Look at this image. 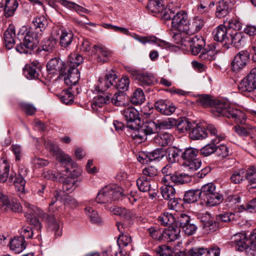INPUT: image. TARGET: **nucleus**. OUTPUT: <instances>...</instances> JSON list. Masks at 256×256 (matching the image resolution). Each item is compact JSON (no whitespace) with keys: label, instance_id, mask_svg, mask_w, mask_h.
I'll list each match as a JSON object with an SVG mask.
<instances>
[{"label":"nucleus","instance_id":"1","mask_svg":"<svg viewBox=\"0 0 256 256\" xmlns=\"http://www.w3.org/2000/svg\"><path fill=\"white\" fill-rule=\"evenodd\" d=\"M211 112L216 116L232 118L237 124H244L246 120L244 112L232 107L229 102L225 100H215Z\"/></svg>","mask_w":256,"mask_h":256},{"label":"nucleus","instance_id":"2","mask_svg":"<svg viewBox=\"0 0 256 256\" xmlns=\"http://www.w3.org/2000/svg\"><path fill=\"white\" fill-rule=\"evenodd\" d=\"M82 57L77 54H70L66 64L68 74H66L64 81L68 86L76 84L80 78V72L77 68L83 62Z\"/></svg>","mask_w":256,"mask_h":256},{"label":"nucleus","instance_id":"3","mask_svg":"<svg viewBox=\"0 0 256 256\" xmlns=\"http://www.w3.org/2000/svg\"><path fill=\"white\" fill-rule=\"evenodd\" d=\"M199 190L202 206H214L220 204L224 200L222 195L216 192V186L212 182L203 185Z\"/></svg>","mask_w":256,"mask_h":256},{"label":"nucleus","instance_id":"4","mask_svg":"<svg viewBox=\"0 0 256 256\" xmlns=\"http://www.w3.org/2000/svg\"><path fill=\"white\" fill-rule=\"evenodd\" d=\"M122 196V188L114 184L106 186L101 189L97 194L96 200L100 204L111 202L118 200Z\"/></svg>","mask_w":256,"mask_h":256},{"label":"nucleus","instance_id":"5","mask_svg":"<svg viewBox=\"0 0 256 256\" xmlns=\"http://www.w3.org/2000/svg\"><path fill=\"white\" fill-rule=\"evenodd\" d=\"M42 34H38L32 30L26 33L22 43L16 46V50L20 54H30L36 48L42 38Z\"/></svg>","mask_w":256,"mask_h":256},{"label":"nucleus","instance_id":"6","mask_svg":"<svg viewBox=\"0 0 256 256\" xmlns=\"http://www.w3.org/2000/svg\"><path fill=\"white\" fill-rule=\"evenodd\" d=\"M44 144L46 148L49 150L51 154L56 156V159L60 161L62 165H64L65 171L67 172L69 170V166L72 168L75 166L76 164L73 162L70 158L63 152L54 142L48 140H45Z\"/></svg>","mask_w":256,"mask_h":256},{"label":"nucleus","instance_id":"7","mask_svg":"<svg viewBox=\"0 0 256 256\" xmlns=\"http://www.w3.org/2000/svg\"><path fill=\"white\" fill-rule=\"evenodd\" d=\"M188 15L184 10H178L175 15L173 16L172 21V27L174 30L183 32L186 34L188 24Z\"/></svg>","mask_w":256,"mask_h":256},{"label":"nucleus","instance_id":"8","mask_svg":"<svg viewBox=\"0 0 256 256\" xmlns=\"http://www.w3.org/2000/svg\"><path fill=\"white\" fill-rule=\"evenodd\" d=\"M238 88L241 92H250L256 89V68H253L241 80Z\"/></svg>","mask_w":256,"mask_h":256},{"label":"nucleus","instance_id":"9","mask_svg":"<svg viewBox=\"0 0 256 256\" xmlns=\"http://www.w3.org/2000/svg\"><path fill=\"white\" fill-rule=\"evenodd\" d=\"M68 66L66 62H64L59 58H54L48 61L46 64V69L50 74H60L66 78V74H68Z\"/></svg>","mask_w":256,"mask_h":256},{"label":"nucleus","instance_id":"10","mask_svg":"<svg viewBox=\"0 0 256 256\" xmlns=\"http://www.w3.org/2000/svg\"><path fill=\"white\" fill-rule=\"evenodd\" d=\"M26 175V168L24 167H22L19 169L18 174H16V173L12 171L11 172L9 176L8 182L14 184L18 191L24 192L26 184V180L24 179V177Z\"/></svg>","mask_w":256,"mask_h":256},{"label":"nucleus","instance_id":"11","mask_svg":"<svg viewBox=\"0 0 256 256\" xmlns=\"http://www.w3.org/2000/svg\"><path fill=\"white\" fill-rule=\"evenodd\" d=\"M122 114L127 122V127L135 128L138 127V124L140 123L138 111L134 108L129 107L122 111Z\"/></svg>","mask_w":256,"mask_h":256},{"label":"nucleus","instance_id":"12","mask_svg":"<svg viewBox=\"0 0 256 256\" xmlns=\"http://www.w3.org/2000/svg\"><path fill=\"white\" fill-rule=\"evenodd\" d=\"M151 125L152 124H145L140 126V123H138L137 128H130L136 130L135 134H132V138L138 140V142H140L146 140L148 135H150L154 132Z\"/></svg>","mask_w":256,"mask_h":256},{"label":"nucleus","instance_id":"13","mask_svg":"<svg viewBox=\"0 0 256 256\" xmlns=\"http://www.w3.org/2000/svg\"><path fill=\"white\" fill-rule=\"evenodd\" d=\"M0 206H5L6 210H11L15 212H20L22 206L18 200L9 197L0 192Z\"/></svg>","mask_w":256,"mask_h":256},{"label":"nucleus","instance_id":"14","mask_svg":"<svg viewBox=\"0 0 256 256\" xmlns=\"http://www.w3.org/2000/svg\"><path fill=\"white\" fill-rule=\"evenodd\" d=\"M249 241L250 238L247 237L245 232L235 234L232 238V242L236 250L240 252L246 250L249 248L250 243Z\"/></svg>","mask_w":256,"mask_h":256},{"label":"nucleus","instance_id":"15","mask_svg":"<svg viewBox=\"0 0 256 256\" xmlns=\"http://www.w3.org/2000/svg\"><path fill=\"white\" fill-rule=\"evenodd\" d=\"M191 181V178L188 174L185 173L176 172L170 176H164L162 179V182L166 184H182L188 183Z\"/></svg>","mask_w":256,"mask_h":256},{"label":"nucleus","instance_id":"16","mask_svg":"<svg viewBox=\"0 0 256 256\" xmlns=\"http://www.w3.org/2000/svg\"><path fill=\"white\" fill-rule=\"evenodd\" d=\"M248 60L249 55L248 52H239L234 56L231 63L232 70L237 72L242 70L246 66Z\"/></svg>","mask_w":256,"mask_h":256},{"label":"nucleus","instance_id":"17","mask_svg":"<svg viewBox=\"0 0 256 256\" xmlns=\"http://www.w3.org/2000/svg\"><path fill=\"white\" fill-rule=\"evenodd\" d=\"M132 74L135 76L138 83L142 86L154 85L158 82L152 74L148 72L140 73L137 71H133Z\"/></svg>","mask_w":256,"mask_h":256},{"label":"nucleus","instance_id":"18","mask_svg":"<svg viewBox=\"0 0 256 256\" xmlns=\"http://www.w3.org/2000/svg\"><path fill=\"white\" fill-rule=\"evenodd\" d=\"M119 254L130 252L133 250L132 240L128 234H120L117 240Z\"/></svg>","mask_w":256,"mask_h":256},{"label":"nucleus","instance_id":"19","mask_svg":"<svg viewBox=\"0 0 256 256\" xmlns=\"http://www.w3.org/2000/svg\"><path fill=\"white\" fill-rule=\"evenodd\" d=\"M45 216L48 228L54 234V238L56 239L61 237L62 228L60 226L59 220L52 214H46Z\"/></svg>","mask_w":256,"mask_h":256},{"label":"nucleus","instance_id":"20","mask_svg":"<svg viewBox=\"0 0 256 256\" xmlns=\"http://www.w3.org/2000/svg\"><path fill=\"white\" fill-rule=\"evenodd\" d=\"M93 48L94 50L92 51V54L96 56V60L98 62H106L111 56L110 51L104 46L100 44H95Z\"/></svg>","mask_w":256,"mask_h":256},{"label":"nucleus","instance_id":"21","mask_svg":"<svg viewBox=\"0 0 256 256\" xmlns=\"http://www.w3.org/2000/svg\"><path fill=\"white\" fill-rule=\"evenodd\" d=\"M230 36L226 44V48H228L229 45L233 44L236 48L243 46L246 43L247 38L242 32H234L228 34Z\"/></svg>","mask_w":256,"mask_h":256},{"label":"nucleus","instance_id":"22","mask_svg":"<svg viewBox=\"0 0 256 256\" xmlns=\"http://www.w3.org/2000/svg\"><path fill=\"white\" fill-rule=\"evenodd\" d=\"M229 34L226 26L222 24L217 26L212 32L214 40L222 43L226 46L229 38Z\"/></svg>","mask_w":256,"mask_h":256},{"label":"nucleus","instance_id":"23","mask_svg":"<svg viewBox=\"0 0 256 256\" xmlns=\"http://www.w3.org/2000/svg\"><path fill=\"white\" fill-rule=\"evenodd\" d=\"M204 20L201 16H195L190 22L186 32V34L192 35L199 32L204 26Z\"/></svg>","mask_w":256,"mask_h":256},{"label":"nucleus","instance_id":"24","mask_svg":"<svg viewBox=\"0 0 256 256\" xmlns=\"http://www.w3.org/2000/svg\"><path fill=\"white\" fill-rule=\"evenodd\" d=\"M192 53L194 55L199 54L205 46L204 39L201 36H194L188 40Z\"/></svg>","mask_w":256,"mask_h":256},{"label":"nucleus","instance_id":"25","mask_svg":"<svg viewBox=\"0 0 256 256\" xmlns=\"http://www.w3.org/2000/svg\"><path fill=\"white\" fill-rule=\"evenodd\" d=\"M156 109L164 115L169 116L173 114L176 107L172 105H168L166 102L163 100H160L154 103Z\"/></svg>","mask_w":256,"mask_h":256},{"label":"nucleus","instance_id":"26","mask_svg":"<svg viewBox=\"0 0 256 256\" xmlns=\"http://www.w3.org/2000/svg\"><path fill=\"white\" fill-rule=\"evenodd\" d=\"M191 129L190 136L192 140H202L208 136L204 128L200 124H192Z\"/></svg>","mask_w":256,"mask_h":256},{"label":"nucleus","instance_id":"27","mask_svg":"<svg viewBox=\"0 0 256 256\" xmlns=\"http://www.w3.org/2000/svg\"><path fill=\"white\" fill-rule=\"evenodd\" d=\"M32 30L38 34H42L48 25L47 19L43 16H37L32 20Z\"/></svg>","mask_w":256,"mask_h":256},{"label":"nucleus","instance_id":"28","mask_svg":"<svg viewBox=\"0 0 256 256\" xmlns=\"http://www.w3.org/2000/svg\"><path fill=\"white\" fill-rule=\"evenodd\" d=\"M232 6V4L230 2L226 0H220L216 4V15L218 18H221L225 16L230 12Z\"/></svg>","mask_w":256,"mask_h":256},{"label":"nucleus","instance_id":"29","mask_svg":"<svg viewBox=\"0 0 256 256\" xmlns=\"http://www.w3.org/2000/svg\"><path fill=\"white\" fill-rule=\"evenodd\" d=\"M198 57L202 60L206 62H210L215 60L216 58L215 48L213 46H208L201 51Z\"/></svg>","mask_w":256,"mask_h":256},{"label":"nucleus","instance_id":"30","mask_svg":"<svg viewBox=\"0 0 256 256\" xmlns=\"http://www.w3.org/2000/svg\"><path fill=\"white\" fill-rule=\"evenodd\" d=\"M10 248L16 254L22 252L26 247V242L24 238L19 236L14 238L10 242Z\"/></svg>","mask_w":256,"mask_h":256},{"label":"nucleus","instance_id":"31","mask_svg":"<svg viewBox=\"0 0 256 256\" xmlns=\"http://www.w3.org/2000/svg\"><path fill=\"white\" fill-rule=\"evenodd\" d=\"M165 7L163 0H151L146 5V8L150 12L156 14L162 11Z\"/></svg>","mask_w":256,"mask_h":256},{"label":"nucleus","instance_id":"32","mask_svg":"<svg viewBox=\"0 0 256 256\" xmlns=\"http://www.w3.org/2000/svg\"><path fill=\"white\" fill-rule=\"evenodd\" d=\"M162 183L164 184V186H162L160 190L162 197L165 200L170 201L174 200L176 190L174 186L170 184Z\"/></svg>","mask_w":256,"mask_h":256},{"label":"nucleus","instance_id":"33","mask_svg":"<svg viewBox=\"0 0 256 256\" xmlns=\"http://www.w3.org/2000/svg\"><path fill=\"white\" fill-rule=\"evenodd\" d=\"M110 94H104L103 95L98 96L92 103L94 110H97L98 108H102L106 104H109L110 100Z\"/></svg>","mask_w":256,"mask_h":256},{"label":"nucleus","instance_id":"34","mask_svg":"<svg viewBox=\"0 0 256 256\" xmlns=\"http://www.w3.org/2000/svg\"><path fill=\"white\" fill-rule=\"evenodd\" d=\"M15 30L14 26L9 27L4 32V40L6 48L10 50L15 44Z\"/></svg>","mask_w":256,"mask_h":256},{"label":"nucleus","instance_id":"35","mask_svg":"<svg viewBox=\"0 0 256 256\" xmlns=\"http://www.w3.org/2000/svg\"><path fill=\"white\" fill-rule=\"evenodd\" d=\"M74 34L70 30H62L60 36V44L64 48H68L72 42Z\"/></svg>","mask_w":256,"mask_h":256},{"label":"nucleus","instance_id":"36","mask_svg":"<svg viewBox=\"0 0 256 256\" xmlns=\"http://www.w3.org/2000/svg\"><path fill=\"white\" fill-rule=\"evenodd\" d=\"M180 230L175 226H169L168 229L164 230V238L168 241H174L178 238Z\"/></svg>","mask_w":256,"mask_h":256},{"label":"nucleus","instance_id":"37","mask_svg":"<svg viewBox=\"0 0 256 256\" xmlns=\"http://www.w3.org/2000/svg\"><path fill=\"white\" fill-rule=\"evenodd\" d=\"M158 220L162 225L171 226L176 224V216L172 213L164 212L158 216Z\"/></svg>","mask_w":256,"mask_h":256},{"label":"nucleus","instance_id":"38","mask_svg":"<svg viewBox=\"0 0 256 256\" xmlns=\"http://www.w3.org/2000/svg\"><path fill=\"white\" fill-rule=\"evenodd\" d=\"M151 178L145 176L140 177L136 180L138 190L142 192H150L152 190Z\"/></svg>","mask_w":256,"mask_h":256},{"label":"nucleus","instance_id":"39","mask_svg":"<svg viewBox=\"0 0 256 256\" xmlns=\"http://www.w3.org/2000/svg\"><path fill=\"white\" fill-rule=\"evenodd\" d=\"M180 132H185L191 129L192 124L186 118H181L176 120L175 125Z\"/></svg>","mask_w":256,"mask_h":256},{"label":"nucleus","instance_id":"40","mask_svg":"<svg viewBox=\"0 0 256 256\" xmlns=\"http://www.w3.org/2000/svg\"><path fill=\"white\" fill-rule=\"evenodd\" d=\"M245 176L250 186V188H256V167L251 166L245 170Z\"/></svg>","mask_w":256,"mask_h":256},{"label":"nucleus","instance_id":"41","mask_svg":"<svg viewBox=\"0 0 256 256\" xmlns=\"http://www.w3.org/2000/svg\"><path fill=\"white\" fill-rule=\"evenodd\" d=\"M246 180L245 169L239 168L232 171L230 177L232 182L234 184H240Z\"/></svg>","mask_w":256,"mask_h":256},{"label":"nucleus","instance_id":"42","mask_svg":"<svg viewBox=\"0 0 256 256\" xmlns=\"http://www.w3.org/2000/svg\"><path fill=\"white\" fill-rule=\"evenodd\" d=\"M18 6V4L16 0H6L4 8L6 17L12 16L14 14Z\"/></svg>","mask_w":256,"mask_h":256},{"label":"nucleus","instance_id":"43","mask_svg":"<svg viewBox=\"0 0 256 256\" xmlns=\"http://www.w3.org/2000/svg\"><path fill=\"white\" fill-rule=\"evenodd\" d=\"M200 199V196L199 189L190 190L186 191L184 194V200L188 203H193Z\"/></svg>","mask_w":256,"mask_h":256},{"label":"nucleus","instance_id":"44","mask_svg":"<svg viewBox=\"0 0 256 256\" xmlns=\"http://www.w3.org/2000/svg\"><path fill=\"white\" fill-rule=\"evenodd\" d=\"M127 97L126 94L122 91L116 93L112 98L110 97V102L116 106H124L126 104Z\"/></svg>","mask_w":256,"mask_h":256},{"label":"nucleus","instance_id":"45","mask_svg":"<svg viewBox=\"0 0 256 256\" xmlns=\"http://www.w3.org/2000/svg\"><path fill=\"white\" fill-rule=\"evenodd\" d=\"M10 168V164L6 160L0 162V182H4L8 180Z\"/></svg>","mask_w":256,"mask_h":256},{"label":"nucleus","instance_id":"46","mask_svg":"<svg viewBox=\"0 0 256 256\" xmlns=\"http://www.w3.org/2000/svg\"><path fill=\"white\" fill-rule=\"evenodd\" d=\"M207 130L210 136L214 137L211 140L212 142L218 144L226 138L224 134H218L216 128L212 124H208Z\"/></svg>","mask_w":256,"mask_h":256},{"label":"nucleus","instance_id":"47","mask_svg":"<svg viewBox=\"0 0 256 256\" xmlns=\"http://www.w3.org/2000/svg\"><path fill=\"white\" fill-rule=\"evenodd\" d=\"M145 96L142 90L140 88H136L131 96L130 101L135 105L140 104L144 102Z\"/></svg>","mask_w":256,"mask_h":256},{"label":"nucleus","instance_id":"48","mask_svg":"<svg viewBox=\"0 0 256 256\" xmlns=\"http://www.w3.org/2000/svg\"><path fill=\"white\" fill-rule=\"evenodd\" d=\"M56 44V40L52 38H48L44 40L42 42V46L38 49V52L44 50L48 52H51Z\"/></svg>","mask_w":256,"mask_h":256},{"label":"nucleus","instance_id":"49","mask_svg":"<svg viewBox=\"0 0 256 256\" xmlns=\"http://www.w3.org/2000/svg\"><path fill=\"white\" fill-rule=\"evenodd\" d=\"M176 124V120L169 118L165 120L159 121L156 122H153L152 125H155L156 128L162 129H170L172 128Z\"/></svg>","mask_w":256,"mask_h":256},{"label":"nucleus","instance_id":"50","mask_svg":"<svg viewBox=\"0 0 256 256\" xmlns=\"http://www.w3.org/2000/svg\"><path fill=\"white\" fill-rule=\"evenodd\" d=\"M198 150L193 148H188L184 152L182 151V158L184 161H188L196 158Z\"/></svg>","mask_w":256,"mask_h":256},{"label":"nucleus","instance_id":"51","mask_svg":"<svg viewBox=\"0 0 256 256\" xmlns=\"http://www.w3.org/2000/svg\"><path fill=\"white\" fill-rule=\"evenodd\" d=\"M201 164V160L196 158L188 161H184L182 166L186 170L192 172L198 170L200 167Z\"/></svg>","mask_w":256,"mask_h":256},{"label":"nucleus","instance_id":"52","mask_svg":"<svg viewBox=\"0 0 256 256\" xmlns=\"http://www.w3.org/2000/svg\"><path fill=\"white\" fill-rule=\"evenodd\" d=\"M24 74L29 80L36 79L38 78L40 70L35 68L25 66L23 69Z\"/></svg>","mask_w":256,"mask_h":256},{"label":"nucleus","instance_id":"53","mask_svg":"<svg viewBox=\"0 0 256 256\" xmlns=\"http://www.w3.org/2000/svg\"><path fill=\"white\" fill-rule=\"evenodd\" d=\"M180 155L182 156V150L176 147H171L168 150V158L170 163L178 161Z\"/></svg>","mask_w":256,"mask_h":256},{"label":"nucleus","instance_id":"54","mask_svg":"<svg viewBox=\"0 0 256 256\" xmlns=\"http://www.w3.org/2000/svg\"><path fill=\"white\" fill-rule=\"evenodd\" d=\"M197 102L204 108L210 107L212 108L215 100H214L209 95L202 94L198 96Z\"/></svg>","mask_w":256,"mask_h":256},{"label":"nucleus","instance_id":"55","mask_svg":"<svg viewBox=\"0 0 256 256\" xmlns=\"http://www.w3.org/2000/svg\"><path fill=\"white\" fill-rule=\"evenodd\" d=\"M192 219L190 216L185 214H180L176 216V224L174 226L180 230L186 224L190 222Z\"/></svg>","mask_w":256,"mask_h":256},{"label":"nucleus","instance_id":"56","mask_svg":"<svg viewBox=\"0 0 256 256\" xmlns=\"http://www.w3.org/2000/svg\"><path fill=\"white\" fill-rule=\"evenodd\" d=\"M86 214L93 223L99 224L101 222L102 219L96 211L92 208L87 206L85 208Z\"/></svg>","mask_w":256,"mask_h":256},{"label":"nucleus","instance_id":"57","mask_svg":"<svg viewBox=\"0 0 256 256\" xmlns=\"http://www.w3.org/2000/svg\"><path fill=\"white\" fill-rule=\"evenodd\" d=\"M77 182V179H74L72 178H66L63 183V190L68 192H72L77 186L76 185Z\"/></svg>","mask_w":256,"mask_h":256},{"label":"nucleus","instance_id":"58","mask_svg":"<svg viewBox=\"0 0 256 256\" xmlns=\"http://www.w3.org/2000/svg\"><path fill=\"white\" fill-rule=\"evenodd\" d=\"M150 236L154 240H161L164 238V230L158 227H151L148 230Z\"/></svg>","mask_w":256,"mask_h":256},{"label":"nucleus","instance_id":"59","mask_svg":"<svg viewBox=\"0 0 256 256\" xmlns=\"http://www.w3.org/2000/svg\"><path fill=\"white\" fill-rule=\"evenodd\" d=\"M130 84V79L127 76H123L118 82H116L114 86L119 91L124 92L128 90Z\"/></svg>","mask_w":256,"mask_h":256},{"label":"nucleus","instance_id":"60","mask_svg":"<svg viewBox=\"0 0 256 256\" xmlns=\"http://www.w3.org/2000/svg\"><path fill=\"white\" fill-rule=\"evenodd\" d=\"M58 2L65 6L74 9L78 12H82L87 13L88 11L86 8L74 2L67 1L66 0H58Z\"/></svg>","mask_w":256,"mask_h":256},{"label":"nucleus","instance_id":"61","mask_svg":"<svg viewBox=\"0 0 256 256\" xmlns=\"http://www.w3.org/2000/svg\"><path fill=\"white\" fill-rule=\"evenodd\" d=\"M216 144H217L212 142L210 144L206 145L200 150V154L204 156H206L216 152L217 150Z\"/></svg>","mask_w":256,"mask_h":256},{"label":"nucleus","instance_id":"62","mask_svg":"<svg viewBox=\"0 0 256 256\" xmlns=\"http://www.w3.org/2000/svg\"><path fill=\"white\" fill-rule=\"evenodd\" d=\"M146 154L148 162L158 160L164 156L162 148H157L152 152H146Z\"/></svg>","mask_w":256,"mask_h":256},{"label":"nucleus","instance_id":"63","mask_svg":"<svg viewBox=\"0 0 256 256\" xmlns=\"http://www.w3.org/2000/svg\"><path fill=\"white\" fill-rule=\"evenodd\" d=\"M217 220L224 222L235 220V214L232 212H225L216 216Z\"/></svg>","mask_w":256,"mask_h":256},{"label":"nucleus","instance_id":"64","mask_svg":"<svg viewBox=\"0 0 256 256\" xmlns=\"http://www.w3.org/2000/svg\"><path fill=\"white\" fill-rule=\"evenodd\" d=\"M60 100L64 103L68 104L74 102V96L70 90H68L62 92Z\"/></svg>","mask_w":256,"mask_h":256}]
</instances>
